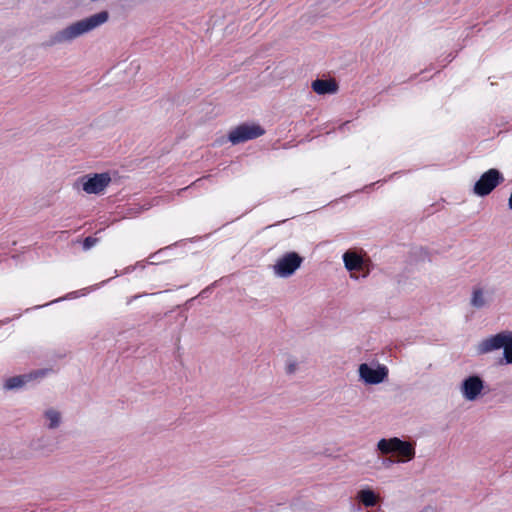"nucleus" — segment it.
<instances>
[{
	"instance_id": "obj_1",
	"label": "nucleus",
	"mask_w": 512,
	"mask_h": 512,
	"mask_svg": "<svg viewBox=\"0 0 512 512\" xmlns=\"http://www.w3.org/2000/svg\"><path fill=\"white\" fill-rule=\"evenodd\" d=\"M109 16V12L107 10H103L84 19L76 21L51 35L49 39L44 43V45L51 47L57 44L72 42L74 39L83 36L105 24L109 20Z\"/></svg>"
},
{
	"instance_id": "obj_2",
	"label": "nucleus",
	"mask_w": 512,
	"mask_h": 512,
	"mask_svg": "<svg viewBox=\"0 0 512 512\" xmlns=\"http://www.w3.org/2000/svg\"><path fill=\"white\" fill-rule=\"evenodd\" d=\"M377 450L383 455L396 453L398 455L397 463L408 462L415 457L414 444L398 437L380 439L377 443Z\"/></svg>"
},
{
	"instance_id": "obj_3",
	"label": "nucleus",
	"mask_w": 512,
	"mask_h": 512,
	"mask_svg": "<svg viewBox=\"0 0 512 512\" xmlns=\"http://www.w3.org/2000/svg\"><path fill=\"white\" fill-rule=\"evenodd\" d=\"M504 176L497 168L485 171L475 182L473 192L479 197L488 196L497 186L504 182Z\"/></svg>"
},
{
	"instance_id": "obj_4",
	"label": "nucleus",
	"mask_w": 512,
	"mask_h": 512,
	"mask_svg": "<svg viewBox=\"0 0 512 512\" xmlns=\"http://www.w3.org/2000/svg\"><path fill=\"white\" fill-rule=\"evenodd\" d=\"M110 182L111 177L109 173H94L87 174L78 178L75 183V187L79 189V186H81L82 190L87 194L97 195L101 194Z\"/></svg>"
},
{
	"instance_id": "obj_5",
	"label": "nucleus",
	"mask_w": 512,
	"mask_h": 512,
	"mask_svg": "<svg viewBox=\"0 0 512 512\" xmlns=\"http://www.w3.org/2000/svg\"><path fill=\"white\" fill-rule=\"evenodd\" d=\"M502 349V352H512V331L503 330L482 340L476 347V352H492Z\"/></svg>"
},
{
	"instance_id": "obj_6",
	"label": "nucleus",
	"mask_w": 512,
	"mask_h": 512,
	"mask_svg": "<svg viewBox=\"0 0 512 512\" xmlns=\"http://www.w3.org/2000/svg\"><path fill=\"white\" fill-rule=\"evenodd\" d=\"M360 379L368 385L382 383L388 376V368L377 362L362 363L358 369Z\"/></svg>"
},
{
	"instance_id": "obj_7",
	"label": "nucleus",
	"mask_w": 512,
	"mask_h": 512,
	"mask_svg": "<svg viewBox=\"0 0 512 512\" xmlns=\"http://www.w3.org/2000/svg\"><path fill=\"white\" fill-rule=\"evenodd\" d=\"M265 134V129L259 124L243 123L228 134V140L233 144H240L249 140L256 139Z\"/></svg>"
},
{
	"instance_id": "obj_8",
	"label": "nucleus",
	"mask_w": 512,
	"mask_h": 512,
	"mask_svg": "<svg viewBox=\"0 0 512 512\" xmlns=\"http://www.w3.org/2000/svg\"><path fill=\"white\" fill-rule=\"evenodd\" d=\"M303 258L297 252H288L273 266L274 274L281 278L290 277L301 266Z\"/></svg>"
},
{
	"instance_id": "obj_9",
	"label": "nucleus",
	"mask_w": 512,
	"mask_h": 512,
	"mask_svg": "<svg viewBox=\"0 0 512 512\" xmlns=\"http://www.w3.org/2000/svg\"><path fill=\"white\" fill-rule=\"evenodd\" d=\"M55 371L56 370L54 368L50 367V368L37 369V370L31 371L28 374L13 376V377H10L5 380V382L3 384V388H4V390H7V391L17 390V389L24 387L27 383H29L33 380L44 378L48 374L53 373Z\"/></svg>"
},
{
	"instance_id": "obj_10",
	"label": "nucleus",
	"mask_w": 512,
	"mask_h": 512,
	"mask_svg": "<svg viewBox=\"0 0 512 512\" xmlns=\"http://www.w3.org/2000/svg\"><path fill=\"white\" fill-rule=\"evenodd\" d=\"M282 364L284 372L288 376L302 373L308 368V361L304 354H285Z\"/></svg>"
},
{
	"instance_id": "obj_11",
	"label": "nucleus",
	"mask_w": 512,
	"mask_h": 512,
	"mask_svg": "<svg viewBox=\"0 0 512 512\" xmlns=\"http://www.w3.org/2000/svg\"><path fill=\"white\" fill-rule=\"evenodd\" d=\"M484 388L483 380L476 375L469 376L463 380L460 391L462 396L468 401L476 400Z\"/></svg>"
},
{
	"instance_id": "obj_12",
	"label": "nucleus",
	"mask_w": 512,
	"mask_h": 512,
	"mask_svg": "<svg viewBox=\"0 0 512 512\" xmlns=\"http://www.w3.org/2000/svg\"><path fill=\"white\" fill-rule=\"evenodd\" d=\"M345 268L351 272V278L359 279L360 276L355 275L353 272L360 271L363 267V259L357 254L346 251L342 256Z\"/></svg>"
},
{
	"instance_id": "obj_13",
	"label": "nucleus",
	"mask_w": 512,
	"mask_h": 512,
	"mask_svg": "<svg viewBox=\"0 0 512 512\" xmlns=\"http://www.w3.org/2000/svg\"><path fill=\"white\" fill-rule=\"evenodd\" d=\"M311 87L318 95L334 94L338 91V84L334 80L316 79Z\"/></svg>"
},
{
	"instance_id": "obj_14",
	"label": "nucleus",
	"mask_w": 512,
	"mask_h": 512,
	"mask_svg": "<svg viewBox=\"0 0 512 512\" xmlns=\"http://www.w3.org/2000/svg\"><path fill=\"white\" fill-rule=\"evenodd\" d=\"M356 498L365 507H373L379 500V496L370 488L358 491Z\"/></svg>"
},
{
	"instance_id": "obj_15",
	"label": "nucleus",
	"mask_w": 512,
	"mask_h": 512,
	"mask_svg": "<svg viewBox=\"0 0 512 512\" xmlns=\"http://www.w3.org/2000/svg\"><path fill=\"white\" fill-rule=\"evenodd\" d=\"M44 418L46 420V427L51 430L59 428L62 423L61 413L54 408L45 410Z\"/></svg>"
},
{
	"instance_id": "obj_16",
	"label": "nucleus",
	"mask_w": 512,
	"mask_h": 512,
	"mask_svg": "<svg viewBox=\"0 0 512 512\" xmlns=\"http://www.w3.org/2000/svg\"><path fill=\"white\" fill-rule=\"evenodd\" d=\"M470 303L476 309H481L486 306L487 301L481 288H476L473 290Z\"/></svg>"
},
{
	"instance_id": "obj_17",
	"label": "nucleus",
	"mask_w": 512,
	"mask_h": 512,
	"mask_svg": "<svg viewBox=\"0 0 512 512\" xmlns=\"http://www.w3.org/2000/svg\"><path fill=\"white\" fill-rule=\"evenodd\" d=\"M171 247H172V246H167V247H164V248L159 249V250H158V251H156L155 253H152V254L149 256V259L151 260V261L149 262V264L154 265V264L159 263V262H158V261H156V260L160 259V255H162V254L166 253L168 250H170V249H171Z\"/></svg>"
},
{
	"instance_id": "obj_18",
	"label": "nucleus",
	"mask_w": 512,
	"mask_h": 512,
	"mask_svg": "<svg viewBox=\"0 0 512 512\" xmlns=\"http://www.w3.org/2000/svg\"><path fill=\"white\" fill-rule=\"evenodd\" d=\"M98 239L93 237V236H87L84 238L83 242H82V246H83V249L84 250H89L91 249L93 246H95V244L97 243Z\"/></svg>"
},
{
	"instance_id": "obj_19",
	"label": "nucleus",
	"mask_w": 512,
	"mask_h": 512,
	"mask_svg": "<svg viewBox=\"0 0 512 512\" xmlns=\"http://www.w3.org/2000/svg\"><path fill=\"white\" fill-rule=\"evenodd\" d=\"M499 365L512 364V354H503L497 361Z\"/></svg>"
},
{
	"instance_id": "obj_20",
	"label": "nucleus",
	"mask_w": 512,
	"mask_h": 512,
	"mask_svg": "<svg viewBox=\"0 0 512 512\" xmlns=\"http://www.w3.org/2000/svg\"><path fill=\"white\" fill-rule=\"evenodd\" d=\"M75 295H76V292L69 293L66 297L55 299V300H53V301H51L49 303H46L44 305H37V306H35V309H38V308H41V307H45V306H48V305L53 304V303H57V302L62 301L64 299L74 297Z\"/></svg>"
},
{
	"instance_id": "obj_21",
	"label": "nucleus",
	"mask_w": 512,
	"mask_h": 512,
	"mask_svg": "<svg viewBox=\"0 0 512 512\" xmlns=\"http://www.w3.org/2000/svg\"><path fill=\"white\" fill-rule=\"evenodd\" d=\"M402 173H403V171L394 172V173L390 174L387 178H384L382 180H378L377 182L372 183L370 186H373V185L378 184V183H386L387 181L394 179L396 176H399Z\"/></svg>"
},
{
	"instance_id": "obj_22",
	"label": "nucleus",
	"mask_w": 512,
	"mask_h": 512,
	"mask_svg": "<svg viewBox=\"0 0 512 512\" xmlns=\"http://www.w3.org/2000/svg\"><path fill=\"white\" fill-rule=\"evenodd\" d=\"M395 462H396V460H392V459H390V458H385V459L383 460V465H384V466H386V467H388L389 465H391L392 463H395Z\"/></svg>"
},
{
	"instance_id": "obj_23",
	"label": "nucleus",
	"mask_w": 512,
	"mask_h": 512,
	"mask_svg": "<svg viewBox=\"0 0 512 512\" xmlns=\"http://www.w3.org/2000/svg\"><path fill=\"white\" fill-rule=\"evenodd\" d=\"M134 266H135V269L136 268L144 269L146 267V263L144 261H138Z\"/></svg>"
},
{
	"instance_id": "obj_24",
	"label": "nucleus",
	"mask_w": 512,
	"mask_h": 512,
	"mask_svg": "<svg viewBox=\"0 0 512 512\" xmlns=\"http://www.w3.org/2000/svg\"><path fill=\"white\" fill-rule=\"evenodd\" d=\"M420 512H435L433 507L427 506L424 509H422Z\"/></svg>"
},
{
	"instance_id": "obj_25",
	"label": "nucleus",
	"mask_w": 512,
	"mask_h": 512,
	"mask_svg": "<svg viewBox=\"0 0 512 512\" xmlns=\"http://www.w3.org/2000/svg\"><path fill=\"white\" fill-rule=\"evenodd\" d=\"M508 208L510 210H512V190H511L510 196L508 198Z\"/></svg>"
},
{
	"instance_id": "obj_26",
	"label": "nucleus",
	"mask_w": 512,
	"mask_h": 512,
	"mask_svg": "<svg viewBox=\"0 0 512 512\" xmlns=\"http://www.w3.org/2000/svg\"><path fill=\"white\" fill-rule=\"evenodd\" d=\"M134 270H135V266H128L127 268H125L124 273L127 274V273H130V272L134 271Z\"/></svg>"
},
{
	"instance_id": "obj_27",
	"label": "nucleus",
	"mask_w": 512,
	"mask_h": 512,
	"mask_svg": "<svg viewBox=\"0 0 512 512\" xmlns=\"http://www.w3.org/2000/svg\"><path fill=\"white\" fill-rule=\"evenodd\" d=\"M454 55H452V53H450L448 56H447V61L448 62H451L453 59H454Z\"/></svg>"
},
{
	"instance_id": "obj_28",
	"label": "nucleus",
	"mask_w": 512,
	"mask_h": 512,
	"mask_svg": "<svg viewBox=\"0 0 512 512\" xmlns=\"http://www.w3.org/2000/svg\"><path fill=\"white\" fill-rule=\"evenodd\" d=\"M367 276H368V273H367V272L361 275V277H362V278H365V277H367Z\"/></svg>"
},
{
	"instance_id": "obj_29",
	"label": "nucleus",
	"mask_w": 512,
	"mask_h": 512,
	"mask_svg": "<svg viewBox=\"0 0 512 512\" xmlns=\"http://www.w3.org/2000/svg\"><path fill=\"white\" fill-rule=\"evenodd\" d=\"M348 124H349V122H345V123L340 127V129H341L342 127H344V126L348 125Z\"/></svg>"
},
{
	"instance_id": "obj_30",
	"label": "nucleus",
	"mask_w": 512,
	"mask_h": 512,
	"mask_svg": "<svg viewBox=\"0 0 512 512\" xmlns=\"http://www.w3.org/2000/svg\"><path fill=\"white\" fill-rule=\"evenodd\" d=\"M283 221H278L275 225L281 224Z\"/></svg>"
},
{
	"instance_id": "obj_31",
	"label": "nucleus",
	"mask_w": 512,
	"mask_h": 512,
	"mask_svg": "<svg viewBox=\"0 0 512 512\" xmlns=\"http://www.w3.org/2000/svg\"><path fill=\"white\" fill-rule=\"evenodd\" d=\"M2 323H3V322H2V321H0V325H1Z\"/></svg>"
}]
</instances>
